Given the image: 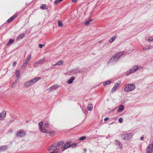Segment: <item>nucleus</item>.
<instances>
[{"label":"nucleus","instance_id":"obj_30","mask_svg":"<svg viewBox=\"0 0 153 153\" xmlns=\"http://www.w3.org/2000/svg\"><path fill=\"white\" fill-rule=\"evenodd\" d=\"M116 37H114L109 40V42L110 43L112 42L116 39Z\"/></svg>","mask_w":153,"mask_h":153},{"label":"nucleus","instance_id":"obj_21","mask_svg":"<svg viewBox=\"0 0 153 153\" xmlns=\"http://www.w3.org/2000/svg\"><path fill=\"white\" fill-rule=\"evenodd\" d=\"M63 64V62L62 60H60L56 62V64L53 65V66H56V65H62Z\"/></svg>","mask_w":153,"mask_h":153},{"label":"nucleus","instance_id":"obj_6","mask_svg":"<svg viewBox=\"0 0 153 153\" xmlns=\"http://www.w3.org/2000/svg\"><path fill=\"white\" fill-rule=\"evenodd\" d=\"M70 143L69 142H67L64 144H63L60 148L61 150L62 151H63L69 148L70 146H69V143Z\"/></svg>","mask_w":153,"mask_h":153},{"label":"nucleus","instance_id":"obj_20","mask_svg":"<svg viewBox=\"0 0 153 153\" xmlns=\"http://www.w3.org/2000/svg\"><path fill=\"white\" fill-rule=\"evenodd\" d=\"M40 131L42 132L45 133H47L48 132V131L45 128L43 127H41V128H39Z\"/></svg>","mask_w":153,"mask_h":153},{"label":"nucleus","instance_id":"obj_47","mask_svg":"<svg viewBox=\"0 0 153 153\" xmlns=\"http://www.w3.org/2000/svg\"><path fill=\"white\" fill-rule=\"evenodd\" d=\"M50 134L51 135V133H50Z\"/></svg>","mask_w":153,"mask_h":153},{"label":"nucleus","instance_id":"obj_26","mask_svg":"<svg viewBox=\"0 0 153 153\" xmlns=\"http://www.w3.org/2000/svg\"><path fill=\"white\" fill-rule=\"evenodd\" d=\"M47 5L45 4L42 5V6L40 7V8L43 10H45L47 9Z\"/></svg>","mask_w":153,"mask_h":153},{"label":"nucleus","instance_id":"obj_37","mask_svg":"<svg viewBox=\"0 0 153 153\" xmlns=\"http://www.w3.org/2000/svg\"><path fill=\"white\" fill-rule=\"evenodd\" d=\"M111 82V81H107L106 82L103 84V85L104 86L106 85H109L110 83V82Z\"/></svg>","mask_w":153,"mask_h":153},{"label":"nucleus","instance_id":"obj_25","mask_svg":"<svg viewBox=\"0 0 153 153\" xmlns=\"http://www.w3.org/2000/svg\"><path fill=\"white\" fill-rule=\"evenodd\" d=\"M7 149V147L5 146H3L1 147L0 150L2 151H4Z\"/></svg>","mask_w":153,"mask_h":153},{"label":"nucleus","instance_id":"obj_13","mask_svg":"<svg viewBox=\"0 0 153 153\" xmlns=\"http://www.w3.org/2000/svg\"><path fill=\"white\" fill-rule=\"evenodd\" d=\"M124 109V106L123 105H120L118 107V110L117 111V112L118 113H120Z\"/></svg>","mask_w":153,"mask_h":153},{"label":"nucleus","instance_id":"obj_17","mask_svg":"<svg viewBox=\"0 0 153 153\" xmlns=\"http://www.w3.org/2000/svg\"><path fill=\"white\" fill-rule=\"evenodd\" d=\"M31 85L29 81L25 82L23 85L24 87L25 88H28Z\"/></svg>","mask_w":153,"mask_h":153},{"label":"nucleus","instance_id":"obj_43","mask_svg":"<svg viewBox=\"0 0 153 153\" xmlns=\"http://www.w3.org/2000/svg\"><path fill=\"white\" fill-rule=\"evenodd\" d=\"M16 64V62H13V66H15Z\"/></svg>","mask_w":153,"mask_h":153},{"label":"nucleus","instance_id":"obj_11","mask_svg":"<svg viewBox=\"0 0 153 153\" xmlns=\"http://www.w3.org/2000/svg\"><path fill=\"white\" fill-rule=\"evenodd\" d=\"M56 144H53L51 146L48 148V150L50 151L51 150H55L56 149V148H57L56 147Z\"/></svg>","mask_w":153,"mask_h":153},{"label":"nucleus","instance_id":"obj_38","mask_svg":"<svg viewBox=\"0 0 153 153\" xmlns=\"http://www.w3.org/2000/svg\"><path fill=\"white\" fill-rule=\"evenodd\" d=\"M45 46V44H39V47L40 48H42L43 47H44Z\"/></svg>","mask_w":153,"mask_h":153},{"label":"nucleus","instance_id":"obj_8","mask_svg":"<svg viewBox=\"0 0 153 153\" xmlns=\"http://www.w3.org/2000/svg\"><path fill=\"white\" fill-rule=\"evenodd\" d=\"M16 135L19 137H23L25 135V132L23 130H20L18 131Z\"/></svg>","mask_w":153,"mask_h":153},{"label":"nucleus","instance_id":"obj_19","mask_svg":"<svg viewBox=\"0 0 153 153\" xmlns=\"http://www.w3.org/2000/svg\"><path fill=\"white\" fill-rule=\"evenodd\" d=\"M75 79V77L74 76L71 77L70 79H69L68 81V83L70 84L72 83L74 80Z\"/></svg>","mask_w":153,"mask_h":153},{"label":"nucleus","instance_id":"obj_33","mask_svg":"<svg viewBox=\"0 0 153 153\" xmlns=\"http://www.w3.org/2000/svg\"><path fill=\"white\" fill-rule=\"evenodd\" d=\"M39 61V62L40 64H43L44 62L45 61V58H43L41 60H40Z\"/></svg>","mask_w":153,"mask_h":153},{"label":"nucleus","instance_id":"obj_42","mask_svg":"<svg viewBox=\"0 0 153 153\" xmlns=\"http://www.w3.org/2000/svg\"><path fill=\"white\" fill-rule=\"evenodd\" d=\"M109 119V118L108 117H106L104 119V120L105 121H106L107 120H108Z\"/></svg>","mask_w":153,"mask_h":153},{"label":"nucleus","instance_id":"obj_12","mask_svg":"<svg viewBox=\"0 0 153 153\" xmlns=\"http://www.w3.org/2000/svg\"><path fill=\"white\" fill-rule=\"evenodd\" d=\"M116 145L118 148L121 149L123 147L122 144L120 143L118 140H116L115 141Z\"/></svg>","mask_w":153,"mask_h":153},{"label":"nucleus","instance_id":"obj_4","mask_svg":"<svg viewBox=\"0 0 153 153\" xmlns=\"http://www.w3.org/2000/svg\"><path fill=\"white\" fill-rule=\"evenodd\" d=\"M31 58V55H29L25 59L22 65V68H26Z\"/></svg>","mask_w":153,"mask_h":153},{"label":"nucleus","instance_id":"obj_16","mask_svg":"<svg viewBox=\"0 0 153 153\" xmlns=\"http://www.w3.org/2000/svg\"><path fill=\"white\" fill-rule=\"evenodd\" d=\"M17 16V14H15L14 15L12 16L11 18L7 20V22H10L13 21L16 17Z\"/></svg>","mask_w":153,"mask_h":153},{"label":"nucleus","instance_id":"obj_45","mask_svg":"<svg viewBox=\"0 0 153 153\" xmlns=\"http://www.w3.org/2000/svg\"><path fill=\"white\" fill-rule=\"evenodd\" d=\"M77 1L76 0H72V2H76Z\"/></svg>","mask_w":153,"mask_h":153},{"label":"nucleus","instance_id":"obj_32","mask_svg":"<svg viewBox=\"0 0 153 153\" xmlns=\"http://www.w3.org/2000/svg\"><path fill=\"white\" fill-rule=\"evenodd\" d=\"M147 41H150V42H152V41H153V36H152L150 37L149 38V39H148Z\"/></svg>","mask_w":153,"mask_h":153},{"label":"nucleus","instance_id":"obj_18","mask_svg":"<svg viewBox=\"0 0 153 153\" xmlns=\"http://www.w3.org/2000/svg\"><path fill=\"white\" fill-rule=\"evenodd\" d=\"M6 111H4L0 114V118L1 119H3L6 114Z\"/></svg>","mask_w":153,"mask_h":153},{"label":"nucleus","instance_id":"obj_40","mask_svg":"<svg viewBox=\"0 0 153 153\" xmlns=\"http://www.w3.org/2000/svg\"><path fill=\"white\" fill-rule=\"evenodd\" d=\"M119 121L120 123H122V122L123 121V119L121 117L119 119Z\"/></svg>","mask_w":153,"mask_h":153},{"label":"nucleus","instance_id":"obj_9","mask_svg":"<svg viewBox=\"0 0 153 153\" xmlns=\"http://www.w3.org/2000/svg\"><path fill=\"white\" fill-rule=\"evenodd\" d=\"M40 79L41 78L40 77H36L30 80L29 81H30L31 85H32Z\"/></svg>","mask_w":153,"mask_h":153},{"label":"nucleus","instance_id":"obj_15","mask_svg":"<svg viewBox=\"0 0 153 153\" xmlns=\"http://www.w3.org/2000/svg\"><path fill=\"white\" fill-rule=\"evenodd\" d=\"M64 142L63 141H61L58 142L57 143H55L56 144V147L57 148V147H59L61 146H62L64 144Z\"/></svg>","mask_w":153,"mask_h":153},{"label":"nucleus","instance_id":"obj_24","mask_svg":"<svg viewBox=\"0 0 153 153\" xmlns=\"http://www.w3.org/2000/svg\"><path fill=\"white\" fill-rule=\"evenodd\" d=\"M59 86L58 85H54L53 86L51 87L49 89H51V90L52 89H56L59 87Z\"/></svg>","mask_w":153,"mask_h":153},{"label":"nucleus","instance_id":"obj_39","mask_svg":"<svg viewBox=\"0 0 153 153\" xmlns=\"http://www.w3.org/2000/svg\"><path fill=\"white\" fill-rule=\"evenodd\" d=\"M49 125V123H45L44 124V126L46 128H48Z\"/></svg>","mask_w":153,"mask_h":153},{"label":"nucleus","instance_id":"obj_31","mask_svg":"<svg viewBox=\"0 0 153 153\" xmlns=\"http://www.w3.org/2000/svg\"><path fill=\"white\" fill-rule=\"evenodd\" d=\"M76 145L77 144L76 143H73L71 144H70V143H69V146H70V147H75L76 146Z\"/></svg>","mask_w":153,"mask_h":153},{"label":"nucleus","instance_id":"obj_46","mask_svg":"<svg viewBox=\"0 0 153 153\" xmlns=\"http://www.w3.org/2000/svg\"><path fill=\"white\" fill-rule=\"evenodd\" d=\"M144 139V137H141L140 139L142 140H143Z\"/></svg>","mask_w":153,"mask_h":153},{"label":"nucleus","instance_id":"obj_5","mask_svg":"<svg viewBox=\"0 0 153 153\" xmlns=\"http://www.w3.org/2000/svg\"><path fill=\"white\" fill-rule=\"evenodd\" d=\"M133 134L131 133H126L124 134L123 137V138L126 140H129L132 137Z\"/></svg>","mask_w":153,"mask_h":153},{"label":"nucleus","instance_id":"obj_29","mask_svg":"<svg viewBox=\"0 0 153 153\" xmlns=\"http://www.w3.org/2000/svg\"><path fill=\"white\" fill-rule=\"evenodd\" d=\"M88 108L89 111L92 110V105L91 104L89 105L88 107Z\"/></svg>","mask_w":153,"mask_h":153},{"label":"nucleus","instance_id":"obj_2","mask_svg":"<svg viewBox=\"0 0 153 153\" xmlns=\"http://www.w3.org/2000/svg\"><path fill=\"white\" fill-rule=\"evenodd\" d=\"M123 52H120L115 54L114 55V56L111 58L110 59L109 62H112L115 59H118L123 54Z\"/></svg>","mask_w":153,"mask_h":153},{"label":"nucleus","instance_id":"obj_27","mask_svg":"<svg viewBox=\"0 0 153 153\" xmlns=\"http://www.w3.org/2000/svg\"><path fill=\"white\" fill-rule=\"evenodd\" d=\"M58 26L59 27H62L63 26L62 23L60 20L58 21Z\"/></svg>","mask_w":153,"mask_h":153},{"label":"nucleus","instance_id":"obj_7","mask_svg":"<svg viewBox=\"0 0 153 153\" xmlns=\"http://www.w3.org/2000/svg\"><path fill=\"white\" fill-rule=\"evenodd\" d=\"M153 151V143L149 145L147 148L146 153H152Z\"/></svg>","mask_w":153,"mask_h":153},{"label":"nucleus","instance_id":"obj_22","mask_svg":"<svg viewBox=\"0 0 153 153\" xmlns=\"http://www.w3.org/2000/svg\"><path fill=\"white\" fill-rule=\"evenodd\" d=\"M92 21V20L91 19H89L88 20H87L86 21L85 23V25L86 26L88 25Z\"/></svg>","mask_w":153,"mask_h":153},{"label":"nucleus","instance_id":"obj_34","mask_svg":"<svg viewBox=\"0 0 153 153\" xmlns=\"http://www.w3.org/2000/svg\"><path fill=\"white\" fill-rule=\"evenodd\" d=\"M14 39H10L9 42L7 44V45H8L10 43H11L14 41Z\"/></svg>","mask_w":153,"mask_h":153},{"label":"nucleus","instance_id":"obj_10","mask_svg":"<svg viewBox=\"0 0 153 153\" xmlns=\"http://www.w3.org/2000/svg\"><path fill=\"white\" fill-rule=\"evenodd\" d=\"M120 85V83H117L116 84H115L114 87L112 88L111 91V93H113L117 89V88Z\"/></svg>","mask_w":153,"mask_h":153},{"label":"nucleus","instance_id":"obj_1","mask_svg":"<svg viewBox=\"0 0 153 153\" xmlns=\"http://www.w3.org/2000/svg\"><path fill=\"white\" fill-rule=\"evenodd\" d=\"M135 86L134 84H128L126 85L124 88V91L125 92H128L134 90Z\"/></svg>","mask_w":153,"mask_h":153},{"label":"nucleus","instance_id":"obj_36","mask_svg":"<svg viewBox=\"0 0 153 153\" xmlns=\"http://www.w3.org/2000/svg\"><path fill=\"white\" fill-rule=\"evenodd\" d=\"M63 0H56L54 2V3L55 4H56L59 3V2L62 1Z\"/></svg>","mask_w":153,"mask_h":153},{"label":"nucleus","instance_id":"obj_14","mask_svg":"<svg viewBox=\"0 0 153 153\" xmlns=\"http://www.w3.org/2000/svg\"><path fill=\"white\" fill-rule=\"evenodd\" d=\"M25 36V34L24 33H22L19 34L17 38L18 40H19L23 38Z\"/></svg>","mask_w":153,"mask_h":153},{"label":"nucleus","instance_id":"obj_3","mask_svg":"<svg viewBox=\"0 0 153 153\" xmlns=\"http://www.w3.org/2000/svg\"><path fill=\"white\" fill-rule=\"evenodd\" d=\"M138 67L136 65L133 66L131 69L129 70L126 72V74L127 76L130 75L131 74L133 73L136 72L138 69Z\"/></svg>","mask_w":153,"mask_h":153},{"label":"nucleus","instance_id":"obj_28","mask_svg":"<svg viewBox=\"0 0 153 153\" xmlns=\"http://www.w3.org/2000/svg\"><path fill=\"white\" fill-rule=\"evenodd\" d=\"M43 124V123L42 121L40 122L39 124V128H41V127H42V126Z\"/></svg>","mask_w":153,"mask_h":153},{"label":"nucleus","instance_id":"obj_44","mask_svg":"<svg viewBox=\"0 0 153 153\" xmlns=\"http://www.w3.org/2000/svg\"><path fill=\"white\" fill-rule=\"evenodd\" d=\"M35 63L36 64H40L39 62V61H37L35 62Z\"/></svg>","mask_w":153,"mask_h":153},{"label":"nucleus","instance_id":"obj_23","mask_svg":"<svg viewBox=\"0 0 153 153\" xmlns=\"http://www.w3.org/2000/svg\"><path fill=\"white\" fill-rule=\"evenodd\" d=\"M20 71L19 70H17L16 72V76L18 78H19L20 76Z\"/></svg>","mask_w":153,"mask_h":153},{"label":"nucleus","instance_id":"obj_35","mask_svg":"<svg viewBox=\"0 0 153 153\" xmlns=\"http://www.w3.org/2000/svg\"><path fill=\"white\" fill-rule=\"evenodd\" d=\"M86 138V137L85 136H83L80 137L79 139V140H83L85 139Z\"/></svg>","mask_w":153,"mask_h":153},{"label":"nucleus","instance_id":"obj_41","mask_svg":"<svg viewBox=\"0 0 153 153\" xmlns=\"http://www.w3.org/2000/svg\"><path fill=\"white\" fill-rule=\"evenodd\" d=\"M151 49V48H150V47H147V48H143V50H148V49Z\"/></svg>","mask_w":153,"mask_h":153}]
</instances>
